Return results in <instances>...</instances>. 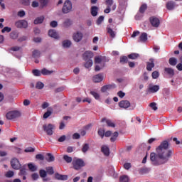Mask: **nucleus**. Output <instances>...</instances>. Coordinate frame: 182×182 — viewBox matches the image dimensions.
Segmentation results:
<instances>
[{
    "instance_id": "obj_39",
    "label": "nucleus",
    "mask_w": 182,
    "mask_h": 182,
    "mask_svg": "<svg viewBox=\"0 0 182 182\" xmlns=\"http://www.w3.org/2000/svg\"><path fill=\"white\" fill-rule=\"evenodd\" d=\"M120 182H129V176L127 175H123L119 178Z\"/></svg>"
},
{
    "instance_id": "obj_43",
    "label": "nucleus",
    "mask_w": 182,
    "mask_h": 182,
    "mask_svg": "<svg viewBox=\"0 0 182 182\" xmlns=\"http://www.w3.org/2000/svg\"><path fill=\"white\" fill-rule=\"evenodd\" d=\"M32 73L34 76H41L42 75V71L39 70H33Z\"/></svg>"
},
{
    "instance_id": "obj_32",
    "label": "nucleus",
    "mask_w": 182,
    "mask_h": 182,
    "mask_svg": "<svg viewBox=\"0 0 182 182\" xmlns=\"http://www.w3.org/2000/svg\"><path fill=\"white\" fill-rule=\"evenodd\" d=\"M92 66H93V60H85V68H86V69H89L90 68H92Z\"/></svg>"
},
{
    "instance_id": "obj_33",
    "label": "nucleus",
    "mask_w": 182,
    "mask_h": 182,
    "mask_svg": "<svg viewBox=\"0 0 182 182\" xmlns=\"http://www.w3.org/2000/svg\"><path fill=\"white\" fill-rule=\"evenodd\" d=\"M46 160L48 161V163H52V161H55V156L52 155L51 154H47V157L46 158Z\"/></svg>"
},
{
    "instance_id": "obj_19",
    "label": "nucleus",
    "mask_w": 182,
    "mask_h": 182,
    "mask_svg": "<svg viewBox=\"0 0 182 182\" xmlns=\"http://www.w3.org/2000/svg\"><path fill=\"white\" fill-rule=\"evenodd\" d=\"M164 72L166 75H168L170 77H173L174 76V70L170 68H165Z\"/></svg>"
},
{
    "instance_id": "obj_10",
    "label": "nucleus",
    "mask_w": 182,
    "mask_h": 182,
    "mask_svg": "<svg viewBox=\"0 0 182 182\" xmlns=\"http://www.w3.org/2000/svg\"><path fill=\"white\" fill-rule=\"evenodd\" d=\"M160 90V86L159 85H154L150 84L148 86L147 89V93H157Z\"/></svg>"
},
{
    "instance_id": "obj_21",
    "label": "nucleus",
    "mask_w": 182,
    "mask_h": 182,
    "mask_svg": "<svg viewBox=\"0 0 182 182\" xmlns=\"http://www.w3.org/2000/svg\"><path fill=\"white\" fill-rule=\"evenodd\" d=\"M149 62H150V63H147L146 69H147V70L151 71V70L153 69V68H154V59L151 58V59L149 60Z\"/></svg>"
},
{
    "instance_id": "obj_7",
    "label": "nucleus",
    "mask_w": 182,
    "mask_h": 182,
    "mask_svg": "<svg viewBox=\"0 0 182 182\" xmlns=\"http://www.w3.org/2000/svg\"><path fill=\"white\" fill-rule=\"evenodd\" d=\"M55 125L52 124H44L43 129L46 132L48 136H52L53 134V130H55Z\"/></svg>"
},
{
    "instance_id": "obj_17",
    "label": "nucleus",
    "mask_w": 182,
    "mask_h": 182,
    "mask_svg": "<svg viewBox=\"0 0 182 182\" xmlns=\"http://www.w3.org/2000/svg\"><path fill=\"white\" fill-rule=\"evenodd\" d=\"M101 151L105 154V156H109L110 154V149L107 145H103L101 147Z\"/></svg>"
},
{
    "instance_id": "obj_40",
    "label": "nucleus",
    "mask_w": 182,
    "mask_h": 182,
    "mask_svg": "<svg viewBox=\"0 0 182 182\" xmlns=\"http://www.w3.org/2000/svg\"><path fill=\"white\" fill-rule=\"evenodd\" d=\"M52 115V109H48V111L43 114V119H48L49 116Z\"/></svg>"
},
{
    "instance_id": "obj_4",
    "label": "nucleus",
    "mask_w": 182,
    "mask_h": 182,
    "mask_svg": "<svg viewBox=\"0 0 182 182\" xmlns=\"http://www.w3.org/2000/svg\"><path fill=\"white\" fill-rule=\"evenodd\" d=\"M73 8V5L72 4V1L70 0H66L64 2V5L62 9L63 14H69V12H72V9Z\"/></svg>"
},
{
    "instance_id": "obj_14",
    "label": "nucleus",
    "mask_w": 182,
    "mask_h": 182,
    "mask_svg": "<svg viewBox=\"0 0 182 182\" xmlns=\"http://www.w3.org/2000/svg\"><path fill=\"white\" fill-rule=\"evenodd\" d=\"M150 22L154 28H159L160 26V20L156 17H151Z\"/></svg>"
},
{
    "instance_id": "obj_64",
    "label": "nucleus",
    "mask_w": 182,
    "mask_h": 182,
    "mask_svg": "<svg viewBox=\"0 0 182 182\" xmlns=\"http://www.w3.org/2000/svg\"><path fill=\"white\" fill-rule=\"evenodd\" d=\"M127 56H122L120 58V62L121 63H124V62H127Z\"/></svg>"
},
{
    "instance_id": "obj_3",
    "label": "nucleus",
    "mask_w": 182,
    "mask_h": 182,
    "mask_svg": "<svg viewBox=\"0 0 182 182\" xmlns=\"http://www.w3.org/2000/svg\"><path fill=\"white\" fill-rule=\"evenodd\" d=\"M22 116V113L20 111L14 110L10 111L6 113V117L8 120H14V119H18Z\"/></svg>"
},
{
    "instance_id": "obj_18",
    "label": "nucleus",
    "mask_w": 182,
    "mask_h": 182,
    "mask_svg": "<svg viewBox=\"0 0 182 182\" xmlns=\"http://www.w3.org/2000/svg\"><path fill=\"white\" fill-rule=\"evenodd\" d=\"M92 80L95 83H99L103 80V75L102 74L96 75L93 77Z\"/></svg>"
},
{
    "instance_id": "obj_34",
    "label": "nucleus",
    "mask_w": 182,
    "mask_h": 182,
    "mask_svg": "<svg viewBox=\"0 0 182 182\" xmlns=\"http://www.w3.org/2000/svg\"><path fill=\"white\" fill-rule=\"evenodd\" d=\"M52 73H53V71L49 70L46 68H43L41 70V75H43L44 76L48 75H52Z\"/></svg>"
},
{
    "instance_id": "obj_45",
    "label": "nucleus",
    "mask_w": 182,
    "mask_h": 182,
    "mask_svg": "<svg viewBox=\"0 0 182 182\" xmlns=\"http://www.w3.org/2000/svg\"><path fill=\"white\" fill-rule=\"evenodd\" d=\"M149 171H150V168L144 167L140 169V173L141 174H146V173H149Z\"/></svg>"
},
{
    "instance_id": "obj_26",
    "label": "nucleus",
    "mask_w": 182,
    "mask_h": 182,
    "mask_svg": "<svg viewBox=\"0 0 182 182\" xmlns=\"http://www.w3.org/2000/svg\"><path fill=\"white\" fill-rule=\"evenodd\" d=\"M45 21V16H41L40 17L36 18L34 20V24L35 25H39V23H42Z\"/></svg>"
},
{
    "instance_id": "obj_49",
    "label": "nucleus",
    "mask_w": 182,
    "mask_h": 182,
    "mask_svg": "<svg viewBox=\"0 0 182 182\" xmlns=\"http://www.w3.org/2000/svg\"><path fill=\"white\" fill-rule=\"evenodd\" d=\"M10 37L11 39H18V33L14 31L10 33Z\"/></svg>"
},
{
    "instance_id": "obj_28",
    "label": "nucleus",
    "mask_w": 182,
    "mask_h": 182,
    "mask_svg": "<svg viewBox=\"0 0 182 182\" xmlns=\"http://www.w3.org/2000/svg\"><path fill=\"white\" fill-rule=\"evenodd\" d=\"M147 41V33H142L139 39V42H146Z\"/></svg>"
},
{
    "instance_id": "obj_12",
    "label": "nucleus",
    "mask_w": 182,
    "mask_h": 182,
    "mask_svg": "<svg viewBox=\"0 0 182 182\" xmlns=\"http://www.w3.org/2000/svg\"><path fill=\"white\" fill-rule=\"evenodd\" d=\"M112 89H116V85L114 84L104 85L101 87V92L102 93H107V92H109Z\"/></svg>"
},
{
    "instance_id": "obj_35",
    "label": "nucleus",
    "mask_w": 182,
    "mask_h": 182,
    "mask_svg": "<svg viewBox=\"0 0 182 182\" xmlns=\"http://www.w3.org/2000/svg\"><path fill=\"white\" fill-rule=\"evenodd\" d=\"M72 25V21L69 18H67L63 22V26L64 28H69Z\"/></svg>"
},
{
    "instance_id": "obj_55",
    "label": "nucleus",
    "mask_w": 182,
    "mask_h": 182,
    "mask_svg": "<svg viewBox=\"0 0 182 182\" xmlns=\"http://www.w3.org/2000/svg\"><path fill=\"white\" fill-rule=\"evenodd\" d=\"M103 21H105V17L103 16H100L97 20V24L100 25Z\"/></svg>"
},
{
    "instance_id": "obj_25",
    "label": "nucleus",
    "mask_w": 182,
    "mask_h": 182,
    "mask_svg": "<svg viewBox=\"0 0 182 182\" xmlns=\"http://www.w3.org/2000/svg\"><path fill=\"white\" fill-rule=\"evenodd\" d=\"M113 0H106L105 4L108 7H111L112 5V11H114L117 8L116 4H113Z\"/></svg>"
},
{
    "instance_id": "obj_44",
    "label": "nucleus",
    "mask_w": 182,
    "mask_h": 182,
    "mask_svg": "<svg viewBox=\"0 0 182 182\" xmlns=\"http://www.w3.org/2000/svg\"><path fill=\"white\" fill-rule=\"evenodd\" d=\"M14 175H15V173H14V171H9L5 174V176L7 177V178H11L14 177Z\"/></svg>"
},
{
    "instance_id": "obj_50",
    "label": "nucleus",
    "mask_w": 182,
    "mask_h": 182,
    "mask_svg": "<svg viewBox=\"0 0 182 182\" xmlns=\"http://www.w3.org/2000/svg\"><path fill=\"white\" fill-rule=\"evenodd\" d=\"M46 170L47 171V173L50 175L53 174V173H55V171H53V168L48 166L47 168H46Z\"/></svg>"
},
{
    "instance_id": "obj_5",
    "label": "nucleus",
    "mask_w": 182,
    "mask_h": 182,
    "mask_svg": "<svg viewBox=\"0 0 182 182\" xmlns=\"http://www.w3.org/2000/svg\"><path fill=\"white\" fill-rule=\"evenodd\" d=\"M73 167L75 170H80L82 167H85V161L81 159H74L73 161Z\"/></svg>"
},
{
    "instance_id": "obj_53",
    "label": "nucleus",
    "mask_w": 182,
    "mask_h": 182,
    "mask_svg": "<svg viewBox=\"0 0 182 182\" xmlns=\"http://www.w3.org/2000/svg\"><path fill=\"white\" fill-rule=\"evenodd\" d=\"M40 176L42 178H45V177H46V171L43 169L40 170Z\"/></svg>"
},
{
    "instance_id": "obj_38",
    "label": "nucleus",
    "mask_w": 182,
    "mask_h": 182,
    "mask_svg": "<svg viewBox=\"0 0 182 182\" xmlns=\"http://www.w3.org/2000/svg\"><path fill=\"white\" fill-rule=\"evenodd\" d=\"M169 64L171 66H176L177 65V58H171L169 59Z\"/></svg>"
},
{
    "instance_id": "obj_11",
    "label": "nucleus",
    "mask_w": 182,
    "mask_h": 182,
    "mask_svg": "<svg viewBox=\"0 0 182 182\" xmlns=\"http://www.w3.org/2000/svg\"><path fill=\"white\" fill-rule=\"evenodd\" d=\"M11 167L14 170H19V168H21V163L19 162V160L16 158H14L13 159H11Z\"/></svg>"
},
{
    "instance_id": "obj_56",
    "label": "nucleus",
    "mask_w": 182,
    "mask_h": 182,
    "mask_svg": "<svg viewBox=\"0 0 182 182\" xmlns=\"http://www.w3.org/2000/svg\"><path fill=\"white\" fill-rule=\"evenodd\" d=\"M149 106L153 110H157V104L156 102H151Z\"/></svg>"
},
{
    "instance_id": "obj_31",
    "label": "nucleus",
    "mask_w": 182,
    "mask_h": 182,
    "mask_svg": "<svg viewBox=\"0 0 182 182\" xmlns=\"http://www.w3.org/2000/svg\"><path fill=\"white\" fill-rule=\"evenodd\" d=\"M55 178L57 180H68V176L67 175H60L59 173H55Z\"/></svg>"
},
{
    "instance_id": "obj_61",
    "label": "nucleus",
    "mask_w": 182,
    "mask_h": 182,
    "mask_svg": "<svg viewBox=\"0 0 182 182\" xmlns=\"http://www.w3.org/2000/svg\"><path fill=\"white\" fill-rule=\"evenodd\" d=\"M117 95L121 99H123V97H124V96H126V93L123 92V91H119V92H117Z\"/></svg>"
},
{
    "instance_id": "obj_30",
    "label": "nucleus",
    "mask_w": 182,
    "mask_h": 182,
    "mask_svg": "<svg viewBox=\"0 0 182 182\" xmlns=\"http://www.w3.org/2000/svg\"><path fill=\"white\" fill-rule=\"evenodd\" d=\"M97 11H99V8H97L96 6H93L91 8V14L92 16H97Z\"/></svg>"
},
{
    "instance_id": "obj_59",
    "label": "nucleus",
    "mask_w": 182,
    "mask_h": 182,
    "mask_svg": "<svg viewBox=\"0 0 182 182\" xmlns=\"http://www.w3.org/2000/svg\"><path fill=\"white\" fill-rule=\"evenodd\" d=\"M146 9H147V5L146 4H143L140 9H139V11L143 14V12H144V11H146Z\"/></svg>"
},
{
    "instance_id": "obj_9",
    "label": "nucleus",
    "mask_w": 182,
    "mask_h": 182,
    "mask_svg": "<svg viewBox=\"0 0 182 182\" xmlns=\"http://www.w3.org/2000/svg\"><path fill=\"white\" fill-rule=\"evenodd\" d=\"M73 39L74 42L79 43L83 39V33L80 31H77L73 33Z\"/></svg>"
},
{
    "instance_id": "obj_36",
    "label": "nucleus",
    "mask_w": 182,
    "mask_h": 182,
    "mask_svg": "<svg viewBox=\"0 0 182 182\" xmlns=\"http://www.w3.org/2000/svg\"><path fill=\"white\" fill-rule=\"evenodd\" d=\"M45 87V84L43 82L38 81L36 84V89L42 90Z\"/></svg>"
},
{
    "instance_id": "obj_48",
    "label": "nucleus",
    "mask_w": 182,
    "mask_h": 182,
    "mask_svg": "<svg viewBox=\"0 0 182 182\" xmlns=\"http://www.w3.org/2000/svg\"><path fill=\"white\" fill-rule=\"evenodd\" d=\"M63 159L66 163H72V157L68 156V155H64Z\"/></svg>"
},
{
    "instance_id": "obj_42",
    "label": "nucleus",
    "mask_w": 182,
    "mask_h": 182,
    "mask_svg": "<svg viewBox=\"0 0 182 182\" xmlns=\"http://www.w3.org/2000/svg\"><path fill=\"white\" fill-rule=\"evenodd\" d=\"M26 15V13L23 10H20L17 12V16L18 18H23Z\"/></svg>"
},
{
    "instance_id": "obj_23",
    "label": "nucleus",
    "mask_w": 182,
    "mask_h": 182,
    "mask_svg": "<svg viewBox=\"0 0 182 182\" xmlns=\"http://www.w3.org/2000/svg\"><path fill=\"white\" fill-rule=\"evenodd\" d=\"M90 93L92 96H93L95 100H100V94H99L97 91L91 90Z\"/></svg>"
},
{
    "instance_id": "obj_41",
    "label": "nucleus",
    "mask_w": 182,
    "mask_h": 182,
    "mask_svg": "<svg viewBox=\"0 0 182 182\" xmlns=\"http://www.w3.org/2000/svg\"><path fill=\"white\" fill-rule=\"evenodd\" d=\"M117 137H119V132H114L112 136H111V141H116V139H117Z\"/></svg>"
},
{
    "instance_id": "obj_54",
    "label": "nucleus",
    "mask_w": 182,
    "mask_h": 182,
    "mask_svg": "<svg viewBox=\"0 0 182 182\" xmlns=\"http://www.w3.org/2000/svg\"><path fill=\"white\" fill-rule=\"evenodd\" d=\"M20 176H26V169L25 168H21L20 169V173H18Z\"/></svg>"
},
{
    "instance_id": "obj_51",
    "label": "nucleus",
    "mask_w": 182,
    "mask_h": 182,
    "mask_svg": "<svg viewBox=\"0 0 182 182\" xmlns=\"http://www.w3.org/2000/svg\"><path fill=\"white\" fill-rule=\"evenodd\" d=\"M11 31H12V28L8 26L4 27L2 30L1 32L2 33H5V32H7L8 33H9V32H11Z\"/></svg>"
},
{
    "instance_id": "obj_58",
    "label": "nucleus",
    "mask_w": 182,
    "mask_h": 182,
    "mask_svg": "<svg viewBox=\"0 0 182 182\" xmlns=\"http://www.w3.org/2000/svg\"><path fill=\"white\" fill-rule=\"evenodd\" d=\"M159 75H160V74L159 73L158 71H154L152 73V77H153V79H157V77H159Z\"/></svg>"
},
{
    "instance_id": "obj_37",
    "label": "nucleus",
    "mask_w": 182,
    "mask_h": 182,
    "mask_svg": "<svg viewBox=\"0 0 182 182\" xmlns=\"http://www.w3.org/2000/svg\"><path fill=\"white\" fill-rule=\"evenodd\" d=\"M28 167L31 171H36L38 167L33 164H28Z\"/></svg>"
},
{
    "instance_id": "obj_63",
    "label": "nucleus",
    "mask_w": 182,
    "mask_h": 182,
    "mask_svg": "<svg viewBox=\"0 0 182 182\" xmlns=\"http://www.w3.org/2000/svg\"><path fill=\"white\" fill-rule=\"evenodd\" d=\"M50 25L51 28H56V26H58V21H53L50 22Z\"/></svg>"
},
{
    "instance_id": "obj_16",
    "label": "nucleus",
    "mask_w": 182,
    "mask_h": 182,
    "mask_svg": "<svg viewBox=\"0 0 182 182\" xmlns=\"http://www.w3.org/2000/svg\"><path fill=\"white\" fill-rule=\"evenodd\" d=\"M48 36L53 38V39H59V33H58L56 31L53 29L48 31Z\"/></svg>"
},
{
    "instance_id": "obj_52",
    "label": "nucleus",
    "mask_w": 182,
    "mask_h": 182,
    "mask_svg": "<svg viewBox=\"0 0 182 182\" xmlns=\"http://www.w3.org/2000/svg\"><path fill=\"white\" fill-rule=\"evenodd\" d=\"M24 151H25L26 153H33V151H35V148H32V147L29 146V147H27V148L24 150Z\"/></svg>"
},
{
    "instance_id": "obj_24",
    "label": "nucleus",
    "mask_w": 182,
    "mask_h": 182,
    "mask_svg": "<svg viewBox=\"0 0 182 182\" xmlns=\"http://www.w3.org/2000/svg\"><path fill=\"white\" fill-rule=\"evenodd\" d=\"M102 122H106V123H107V124L109 127H116V125L114 124V122H112V121L110 120V119H106V118H103L102 119Z\"/></svg>"
},
{
    "instance_id": "obj_20",
    "label": "nucleus",
    "mask_w": 182,
    "mask_h": 182,
    "mask_svg": "<svg viewBox=\"0 0 182 182\" xmlns=\"http://www.w3.org/2000/svg\"><path fill=\"white\" fill-rule=\"evenodd\" d=\"M62 46L65 49H68L70 46H72V41L70 40H64L62 42Z\"/></svg>"
},
{
    "instance_id": "obj_1",
    "label": "nucleus",
    "mask_w": 182,
    "mask_h": 182,
    "mask_svg": "<svg viewBox=\"0 0 182 182\" xmlns=\"http://www.w3.org/2000/svg\"><path fill=\"white\" fill-rule=\"evenodd\" d=\"M156 154L162 164L168 161L170 157L173 156V151L168 150V142L167 141H164L160 146L156 148Z\"/></svg>"
},
{
    "instance_id": "obj_13",
    "label": "nucleus",
    "mask_w": 182,
    "mask_h": 182,
    "mask_svg": "<svg viewBox=\"0 0 182 182\" xmlns=\"http://www.w3.org/2000/svg\"><path fill=\"white\" fill-rule=\"evenodd\" d=\"M93 56H95V55L93 54V52H92V51H85L82 55V58H83L84 60H92Z\"/></svg>"
},
{
    "instance_id": "obj_8",
    "label": "nucleus",
    "mask_w": 182,
    "mask_h": 182,
    "mask_svg": "<svg viewBox=\"0 0 182 182\" xmlns=\"http://www.w3.org/2000/svg\"><path fill=\"white\" fill-rule=\"evenodd\" d=\"M15 26L18 29H26L28 28V21L26 20H18L15 22Z\"/></svg>"
},
{
    "instance_id": "obj_15",
    "label": "nucleus",
    "mask_w": 182,
    "mask_h": 182,
    "mask_svg": "<svg viewBox=\"0 0 182 182\" xmlns=\"http://www.w3.org/2000/svg\"><path fill=\"white\" fill-rule=\"evenodd\" d=\"M119 106L122 109H128V107H130V102L127 100H122L119 102Z\"/></svg>"
},
{
    "instance_id": "obj_60",
    "label": "nucleus",
    "mask_w": 182,
    "mask_h": 182,
    "mask_svg": "<svg viewBox=\"0 0 182 182\" xmlns=\"http://www.w3.org/2000/svg\"><path fill=\"white\" fill-rule=\"evenodd\" d=\"M124 168H125V170H129L132 168V164L130 163H125L124 164Z\"/></svg>"
},
{
    "instance_id": "obj_29",
    "label": "nucleus",
    "mask_w": 182,
    "mask_h": 182,
    "mask_svg": "<svg viewBox=\"0 0 182 182\" xmlns=\"http://www.w3.org/2000/svg\"><path fill=\"white\" fill-rule=\"evenodd\" d=\"M89 149H90V145H89V144H82L81 151L82 153H87V151H89Z\"/></svg>"
},
{
    "instance_id": "obj_46",
    "label": "nucleus",
    "mask_w": 182,
    "mask_h": 182,
    "mask_svg": "<svg viewBox=\"0 0 182 182\" xmlns=\"http://www.w3.org/2000/svg\"><path fill=\"white\" fill-rule=\"evenodd\" d=\"M33 58H39L41 56V52L39 50H35L33 51Z\"/></svg>"
},
{
    "instance_id": "obj_62",
    "label": "nucleus",
    "mask_w": 182,
    "mask_h": 182,
    "mask_svg": "<svg viewBox=\"0 0 182 182\" xmlns=\"http://www.w3.org/2000/svg\"><path fill=\"white\" fill-rule=\"evenodd\" d=\"M21 3L23 5H26L28 6V5H31V1L30 0H21Z\"/></svg>"
},
{
    "instance_id": "obj_27",
    "label": "nucleus",
    "mask_w": 182,
    "mask_h": 182,
    "mask_svg": "<svg viewBox=\"0 0 182 182\" xmlns=\"http://www.w3.org/2000/svg\"><path fill=\"white\" fill-rule=\"evenodd\" d=\"M176 6V4L174 3V1H168L166 4V8L167 9H168V11H172V9H174Z\"/></svg>"
},
{
    "instance_id": "obj_2",
    "label": "nucleus",
    "mask_w": 182,
    "mask_h": 182,
    "mask_svg": "<svg viewBox=\"0 0 182 182\" xmlns=\"http://www.w3.org/2000/svg\"><path fill=\"white\" fill-rule=\"evenodd\" d=\"M105 57L102 56H96L95 58V63L96 64L95 65V71L99 72V70H102L103 68H105Z\"/></svg>"
},
{
    "instance_id": "obj_57",
    "label": "nucleus",
    "mask_w": 182,
    "mask_h": 182,
    "mask_svg": "<svg viewBox=\"0 0 182 182\" xmlns=\"http://www.w3.org/2000/svg\"><path fill=\"white\" fill-rule=\"evenodd\" d=\"M98 134H99V136H100V137L102 139H103V137H105V131L102 129H100L98 130Z\"/></svg>"
},
{
    "instance_id": "obj_22",
    "label": "nucleus",
    "mask_w": 182,
    "mask_h": 182,
    "mask_svg": "<svg viewBox=\"0 0 182 182\" xmlns=\"http://www.w3.org/2000/svg\"><path fill=\"white\" fill-rule=\"evenodd\" d=\"M107 32L109 33V35L111 36V38H115L116 37V31H113L110 26H108L107 28Z\"/></svg>"
},
{
    "instance_id": "obj_6",
    "label": "nucleus",
    "mask_w": 182,
    "mask_h": 182,
    "mask_svg": "<svg viewBox=\"0 0 182 182\" xmlns=\"http://www.w3.org/2000/svg\"><path fill=\"white\" fill-rule=\"evenodd\" d=\"M150 160L154 166H160V164H162L161 160L160 159V158H159V156L154 152L151 153Z\"/></svg>"
},
{
    "instance_id": "obj_47",
    "label": "nucleus",
    "mask_w": 182,
    "mask_h": 182,
    "mask_svg": "<svg viewBox=\"0 0 182 182\" xmlns=\"http://www.w3.org/2000/svg\"><path fill=\"white\" fill-rule=\"evenodd\" d=\"M139 55L137 54V53H132V54H129V55H128V58H129V59H133V60H134V59H137V58H139Z\"/></svg>"
}]
</instances>
